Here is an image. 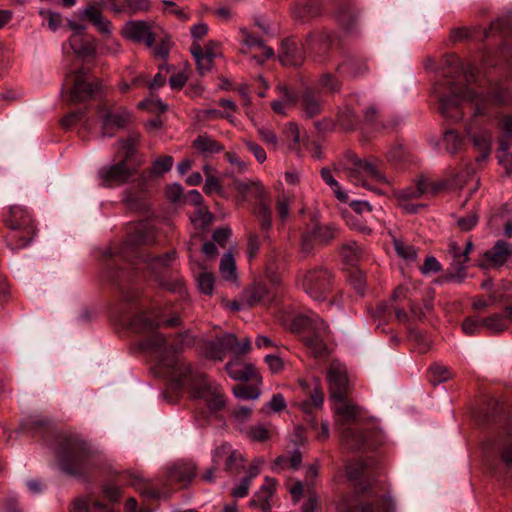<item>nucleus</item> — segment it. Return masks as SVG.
<instances>
[{"instance_id":"a878e982","label":"nucleus","mask_w":512,"mask_h":512,"mask_svg":"<svg viewBox=\"0 0 512 512\" xmlns=\"http://www.w3.org/2000/svg\"><path fill=\"white\" fill-rule=\"evenodd\" d=\"M197 467L190 461L174 463L168 470V477L171 481L187 485L196 476Z\"/></svg>"},{"instance_id":"0eeeda50","label":"nucleus","mask_w":512,"mask_h":512,"mask_svg":"<svg viewBox=\"0 0 512 512\" xmlns=\"http://www.w3.org/2000/svg\"><path fill=\"white\" fill-rule=\"evenodd\" d=\"M6 224L11 230L6 236V242L13 251L27 247L36 233L31 212L21 205L10 207Z\"/></svg>"},{"instance_id":"c756f323","label":"nucleus","mask_w":512,"mask_h":512,"mask_svg":"<svg viewBox=\"0 0 512 512\" xmlns=\"http://www.w3.org/2000/svg\"><path fill=\"white\" fill-rule=\"evenodd\" d=\"M69 45L79 57H94L96 55L97 42L95 38L71 37Z\"/></svg>"},{"instance_id":"20e7f679","label":"nucleus","mask_w":512,"mask_h":512,"mask_svg":"<svg viewBox=\"0 0 512 512\" xmlns=\"http://www.w3.org/2000/svg\"><path fill=\"white\" fill-rule=\"evenodd\" d=\"M335 407L337 421L341 429V441L348 449L358 450L369 446V432L364 430L361 424L360 407L351 403L339 401Z\"/></svg>"},{"instance_id":"8fccbe9b","label":"nucleus","mask_w":512,"mask_h":512,"mask_svg":"<svg viewBox=\"0 0 512 512\" xmlns=\"http://www.w3.org/2000/svg\"><path fill=\"white\" fill-rule=\"evenodd\" d=\"M321 177L323 179V181L328 185L330 186V188L333 190L335 196L337 197V199H339L340 201H346L348 196L346 193H344L342 190H341V187H340V184L338 183V181L333 177L332 173H331V170L328 169V168H323L321 170Z\"/></svg>"},{"instance_id":"49530a36","label":"nucleus","mask_w":512,"mask_h":512,"mask_svg":"<svg viewBox=\"0 0 512 512\" xmlns=\"http://www.w3.org/2000/svg\"><path fill=\"white\" fill-rule=\"evenodd\" d=\"M40 17L47 21L49 30L57 31L63 23V17L59 12L52 11L51 9L40 8L38 11Z\"/></svg>"},{"instance_id":"cd10ccee","label":"nucleus","mask_w":512,"mask_h":512,"mask_svg":"<svg viewBox=\"0 0 512 512\" xmlns=\"http://www.w3.org/2000/svg\"><path fill=\"white\" fill-rule=\"evenodd\" d=\"M280 62L285 66H300L304 62V54L291 39L282 42L279 54Z\"/></svg>"},{"instance_id":"4468645a","label":"nucleus","mask_w":512,"mask_h":512,"mask_svg":"<svg viewBox=\"0 0 512 512\" xmlns=\"http://www.w3.org/2000/svg\"><path fill=\"white\" fill-rule=\"evenodd\" d=\"M331 397L337 401L345 400L348 391L347 369L340 362H332L327 370Z\"/></svg>"},{"instance_id":"a19ab883","label":"nucleus","mask_w":512,"mask_h":512,"mask_svg":"<svg viewBox=\"0 0 512 512\" xmlns=\"http://www.w3.org/2000/svg\"><path fill=\"white\" fill-rule=\"evenodd\" d=\"M214 216L205 207H198L191 216V222L196 229L205 230L213 222Z\"/></svg>"},{"instance_id":"5fc2aeb1","label":"nucleus","mask_w":512,"mask_h":512,"mask_svg":"<svg viewBox=\"0 0 512 512\" xmlns=\"http://www.w3.org/2000/svg\"><path fill=\"white\" fill-rule=\"evenodd\" d=\"M394 249L396 253L403 259L413 261L417 257V250L413 245H409L403 240H393Z\"/></svg>"},{"instance_id":"58836bf2","label":"nucleus","mask_w":512,"mask_h":512,"mask_svg":"<svg viewBox=\"0 0 512 512\" xmlns=\"http://www.w3.org/2000/svg\"><path fill=\"white\" fill-rule=\"evenodd\" d=\"M255 216L260 223L261 231L264 234L263 237L268 239L269 236L267 232L271 228L272 224L270 207L265 202L261 201L255 211Z\"/></svg>"},{"instance_id":"e2e57ef3","label":"nucleus","mask_w":512,"mask_h":512,"mask_svg":"<svg viewBox=\"0 0 512 512\" xmlns=\"http://www.w3.org/2000/svg\"><path fill=\"white\" fill-rule=\"evenodd\" d=\"M284 134L287 139L291 140L289 148L291 150H296L300 141V133L298 126L293 122L286 124Z\"/></svg>"},{"instance_id":"e433bc0d","label":"nucleus","mask_w":512,"mask_h":512,"mask_svg":"<svg viewBox=\"0 0 512 512\" xmlns=\"http://www.w3.org/2000/svg\"><path fill=\"white\" fill-rule=\"evenodd\" d=\"M315 242L327 244L337 235V228L330 224H316L310 230Z\"/></svg>"},{"instance_id":"4c0bfd02","label":"nucleus","mask_w":512,"mask_h":512,"mask_svg":"<svg viewBox=\"0 0 512 512\" xmlns=\"http://www.w3.org/2000/svg\"><path fill=\"white\" fill-rule=\"evenodd\" d=\"M484 328L490 333L498 334L505 331L509 324L508 320L502 313H495L487 318L483 319Z\"/></svg>"},{"instance_id":"c03bdc74","label":"nucleus","mask_w":512,"mask_h":512,"mask_svg":"<svg viewBox=\"0 0 512 512\" xmlns=\"http://www.w3.org/2000/svg\"><path fill=\"white\" fill-rule=\"evenodd\" d=\"M427 191V182L419 180L416 186L408 187L398 193L400 201H407L410 199H418Z\"/></svg>"},{"instance_id":"f8f14e48","label":"nucleus","mask_w":512,"mask_h":512,"mask_svg":"<svg viewBox=\"0 0 512 512\" xmlns=\"http://www.w3.org/2000/svg\"><path fill=\"white\" fill-rule=\"evenodd\" d=\"M130 249L132 254L136 258V262L133 263V265L137 266L136 269H140L139 265L143 264L147 268H149L154 274H158L162 269L171 266L172 263L176 260V253L174 251L155 257H150L146 254H143L135 250L131 240H127L123 244L122 248H120V256L126 260H129Z\"/></svg>"},{"instance_id":"338daca9","label":"nucleus","mask_w":512,"mask_h":512,"mask_svg":"<svg viewBox=\"0 0 512 512\" xmlns=\"http://www.w3.org/2000/svg\"><path fill=\"white\" fill-rule=\"evenodd\" d=\"M345 469L348 479L354 481L362 476L365 466L361 461H356L347 463Z\"/></svg>"},{"instance_id":"4be33fe9","label":"nucleus","mask_w":512,"mask_h":512,"mask_svg":"<svg viewBox=\"0 0 512 512\" xmlns=\"http://www.w3.org/2000/svg\"><path fill=\"white\" fill-rule=\"evenodd\" d=\"M328 331V325L322 320L317 322L310 332L302 336L304 344L311 349L315 356H320L325 352L324 337L328 334Z\"/></svg>"},{"instance_id":"680f3d73","label":"nucleus","mask_w":512,"mask_h":512,"mask_svg":"<svg viewBox=\"0 0 512 512\" xmlns=\"http://www.w3.org/2000/svg\"><path fill=\"white\" fill-rule=\"evenodd\" d=\"M74 510L75 512H110V509L100 502H94L93 505L88 508L84 500L75 501Z\"/></svg>"},{"instance_id":"412c9836","label":"nucleus","mask_w":512,"mask_h":512,"mask_svg":"<svg viewBox=\"0 0 512 512\" xmlns=\"http://www.w3.org/2000/svg\"><path fill=\"white\" fill-rule=\"evenodd\" d=\"M300 107L306 118H314L323 111V102L320 91L313 87H306L299 97Z\"/></svg>"},{"instance_id":"393cba45","label":"nucleus","mask_w":512,"mask_h":512,"mask_svg":"<svg viewBox=\"0 0 512 512\" xmlns=\"http://www.w3.org/2000/svg\"><path fill=\"white\" fill-rule=\"evenodd\" d=\"M276 488V480L274 478L265 477L263 485L254 494L250 500L251 507L260 508L263 512H268L271 509L270 499L273 496Z\"/></svg>"},{"instance_id":"c9c22d12","label":"nucleus","mask_w":512,"mask_h":512,"mask_svg":"<svg viewBox=\"0 0 512 512\" xmlns=\"http://www.w3.org/2000/svg\"><path fill=\"white\" fill-rule=\"evenodd\" d=\"M338 71L347 76L356 78L368 72L366 63L360 59H348L338 66Z\"/></svg>"},{"instance_id":"c85d7f7f","label":"nucleus","mask_w":512,"mask_h":512,"mask_svg":"<svg viewBox=\"0 0 512 512\" xmlns=\"http://www.w3.org/2000/svg\"><path fill=\"white\" fill-rule=\"evenodd\" d=\"M243 298L246 305L254 306L261 302L269 303L273 295L265 284L257 283L244 291Z\"/></svg>"},{"instance_id":"1a4fd4ad","label":"nucleus","mask_w":512,"mask_h":512,"mask_svg":"<svg viewBox=\"0 0 512 512\" xmlns=\"http://www.w3.org/2000/svg\"><path fill=\"white\" fill-rule=\"evenodd\" d=\"M298 285L316 301L326 299L333 286L332 273L325 268H315L307 271L298 279Z\"/></svg>"},{"instance_id":"7c9ffc66","label":"nucleus","mask_w":512,"mask_h":512,"mask_svg":"<svg viewBox=\"0 0 512 512\" xmlns=\"http://www.w3.org/2000/svg\"><path fill=\"white\" fill-rule=\"evenodd\" d=\"M330 46V36L326 33L309 34L306 39L305 48L317 56L325 54Z\"/></svg>"},{"instance_id":"72a5a7b5","label":"nucleus","mask_w":512,"mask_h":512,"mask_svg":"<svg viewBox=\"0 0 512 512\" xmlns=\"http://www.w3.org/2000/svg\"><path fill=\"white\" fill-rule=\"evenodd\" d=\"M193 147L205 157L211 156L224 150V147L219 142L206 134L199 135L194 140Z\"/></svg>"},{"instance_id":"473e14b6","label":"nucleus","mask_w":512,"mask_h":512,"mask_svg":"<svg viewBox=\"0 0 512 512\" xmlns=\"http://www.w3.org/2000/svg\"><path fill=\"white\" fill-rule=\"evenodd\" d=\"M321 12V6L317 0H307L298 4L293 11L294 17L301 22L309 21L318 16Z\"/></svg>"},{"instance_id":"4d7b16f0","label":"nucleus","mask_w":512,"mask_h":512,"mask_svg":"<svg viewBox=\"0 0 512 512\" xmlns=\"http://www.w3.org/2000/svg\"><path fill=\"white\" fill-rule=\"evenodd\" d=\"M430 382L434 385L442 383L450 378V371L446 366L435 364L429 368Z\"/></svg>"},{"instance_id":"5701e85b","label":"nucleus","mask_w":512,"mask_h":512,"mask_svg":"<svg viewBox=\"0 0 512 512\" xmlns=\"http://www.w3.org/2000/svg\"><path fill=\"white\" fill-rule=\"evenodd\" d=\"M77 13L81 20H89L101 34L105 36L111 34V21L103 17L101 10L96 5H88L79 9Z\"/></svg>"},{"instance_id":"aec40b11","label":"nucleus","mask_w":512,"mask_h":512,"mask_svg":"<svg viewBox=\"0 0 512 512\" xmlns=\"http://www.w3.org/2000/svg\"><path fill=\"white\" fill-rule=\"evenodd\" d=\"M123 34L132 41L144 42L149 48L153 46L156 39L152 26L145 21H128L123 28Z\"/></svg>"},{"instance_id":"37998d69","label":"nucleus","mask_w":512,"mask_h":512,"mask_svg":"<svg viewBox=\"0 0 512 512\" xmlns=\"http://www.w3.org/2000/svg\"><path fill=\"white\" fill-rule=\"evenodd\" d=\"M302 463V454L300 451L295 450L290 457L280 456L278 457L272 466L273 471H278L283 467H290L292 469H298Z\"/></svg>"},{"instance_id":"0e129e2a","label":"nucleus","mask_w":512,"mask_h":512,"mask_svg":"<svg viewBox=\"0 0 512 512\" xmlns=\"http://www.w3.org/2000/svg\"><path fill=\"white\" fill-rule=\"evenodd\" d=\"M164 5V12L176 16L182 21L189 19V15L184 11L183 8L177 6V4L170 0H162Z\"/></svg>"},{"instance_id":"09e8293b","label":"nucleus","mask_w":512,"mask_h":512,"mask_svg":"<svg viewBox=\"0 0 512 512\" xmlns=\"http://www.w3.org/2000/svg\"><path fill=\"white\" fill-rule=\"evenodd\" d=\"M337 18L339 23L347 30L351 31L356 23L358 14L355 13L349 5H346L338 11Z\"/></svg>"},{"instance_id":"a18cd8bd","label":"nucleus","mask_w":512,"mask_h":512,"mask_svg":"<svg viewBox=\"0 0 512 512\" xmlns=\"http://www.w3.org/2000/svg\"><path fill=\"white\" fill-rule=\"evenodd\" d=\"M252 406H239L232 411L235 427L241 432L246 428L245 424L250 420L252 415Z\"/></svg>"},{"instance_id":"b1692460","label":"nucleus","mask_w":512,"mask_h":512,"mask_svg":"<svg viewBox=\"0 0 512 512\" xmlns=\"http://www.w3.org/2000/svg\"><path fill=\"white\" fill-rule=\"evenodd\" d=\"M129 119L130 115L126 111L105 112L102 117V136L112 137L115 131L126 127Z\"/></svg>"},{"instance_id":"f257e3e1","label":"nucleus","mask_w":512,"mask_h":512,"mask_svg":"<svg viewBox=\"0 0 512 512\" xmlns=\"http://www.w3.org/2000/svg\"><path fill=\"white\" fill-rule=\"evenodd\" d=\"M442 73L447 80L436 83L432 93L439 102L440 113L445 117H452L451 110L465 101L471 103L474 116L485 115L490 105L505 104L510 97L509 91L502 87L494 88L489 93H478L468 86H457L454 79L460 76L467 83L474 81L476 68L471 64L464 65L454 54L445 57Z\"/></svg>"},{"instance_id":"79ce46f5","label":"nucleus","mask_w":512,"mask_h":512,"mask_svg":"<svg viewBox=\"0 0 512 512\" xmlns=\"http://www.w3.org/2000/svg\"><path fill=\"white\" fill-rule=\"evenodd\" d=\"M219 271L223 279L236 280V263L231 253L228 252L223 255L221 258Z\"/></svg>"},{"instance_id":"3c124183","label":"nucleus","mask_w":512,"mask_h":512,"mask_svg":"<svg viewBox=\"0 0 512 512\" xmlns=\"http://www.w3.org/2000/svg\"><path fill=\"white\" fill-rule=\"evenodd\" d=\"M242 433L251 441L257 442H264L270 437L269 431L262 424L246 427Z\"/></svg>"},{"instance_id":"dca6fc26","label":"nucleus","mask_w":512,"mask_h":512,"mask_svg":"<svg viewBox=\"0 0 512 512\" xmlns=\"http://www.w3.org/2000/svg\"><path fill=\"white\" fill-rule=\"evenodd\" d=\"M212 462L215 466L224 463L226 471H233L243 467L245 458L241 452L233 449L229 443H222L213 450Z\"/></svg>"},{"instance_id":"39448f33","label":"nucleus","mask_w":512,"mask_h":512,"mask_svg":"<svg viewBox=\"0 0 512 512\" xmlns=\"http://www.w3.org/2000/svg\"><path fill=\"white\" fill-rule=\"evenodd\" d=\"M337 512H392L393 503L386 494H377L371 486L360 483L356 493L343 495L336 503Z\"/></svg>"},{"instance_id":"6e6d98bb","label":"nucleus","mask_w":512,"mask_h":512,"mask_svg":"<svg viewBox=\"0 0 512 512\" xmlns=\"http://www.w3.org/2000/svg\"><path fill=\"white\" fill-rule=\"evenodd\" d=\"M444 144L448 153L455 154L462 146V139L455 131L449 130L444 134Z\"/></svg>"},{"instance_id":"2f4dec72","label":"nucleus","mask_w":512,"mask_h":512,"mask_svg":"<svg viewBox=\"0 0 512 512\" xmlns=\"http://www.w3.org/2000/svg\"><path fill=\"white\" fill-rule=\"evenodd\" d=\"M225 369L234 380L247 381L256 376V369L252 364L240 365L237 361L226 364Z\"/></svg>"},{"instance_id":"f704fd0d","label":"nucleus","mask_w":512,"mask_h":512,"mask_svg":"<svg viewBox=\"0 0 512 512\" xmlns=\"http://www.w3.org/2000/svg\"><path fill=\"white\" fill-rule=\"evenodd\" d=\"M242 34L244 36V38H243L244 45H246L249 48L259 47L263 50V55H264L263 57L253 56V59L258 64H262L265 60L274 56L273 48L264 45L261 38L253 36L252 34L248 33L246 30H242Z\"/></svg>"},{"instance_id":"bf43d9fd","label":"nucleus","mask_w":512,"mask_h":512,"mask_svg":"<svg viewBox=\"0 0 512 512\" xmlns=\"http://www.w3.org/2000/svg\"><path fill=\"white\" fill-rule=\"evenodd\" d=\"M199 290L206 294L211 295L214 289V276L209 272H201L197 278Z\"/></svg>"},{"instance_id":"f03ea898","label":"nucleus","mask_w":512,"mask_h":512,"mask_svg":"<svg viewBox=\"0 0 512 512\" xmlns=\"http://www.w3.org/2000/svg\"><path fill=\"white\" fill-rule=\"evenodd\" d=\"M160 322L141 314L130 321L129 327L136 333L147 335L141 343V348L155 354L159 367L165 370L177 389H182L190 375V366L177 356L182 350L181 345H168L165 337L157 332Z\"/></svg>"},{"instance_id":"423d86ee","label":"nucleus","mask_w":512,"mask_h":512,"mask_svg":"<svg viewBox=\"0 0 512 512\" xmlns=\"http://www.w3.org/2000/svg\"><path fill=\"white\" fill-rule=\"evenodd\" d=\"M340 167H342L343 172L353 184L361 185L376 193H380V190L372 188L367 183L368 178L380 183L388 182L385 174L381 170L378 160L360 159L352 151L345 153Z\"/></svg>"},{"instance_id":"de8ad7c7","label":"nucleus","mask_w":512,"mask_h":512,"mask_svg":"<svg viewBox=\"0 0 512 512\" xmlns=\"http://www.w3.org/2000/svg\"><path fill=\"white\" fill-rule=\"evenodd\" d=\"M138 140V134H131L126 139H122L118 142L119 149L122 151L121 159H126V161L129 162L136 151Z\"/></svg>"},{"instance_id":"2eb2a0df","label":"nucleus","mask_w":512,"mask_h":512,"mask_svg":"<svg viewBox=\"0 0 512 512\" xmlns=\"http://www.w3.org/2000/svg\"><path fill=\"white\" fill-rule=\"evenodd\" d=\"M512 24V16H505L503 18L497 19L494 21L489 30L484 29L482 31V37L481 39H485L489 37V34L493 31H499L503 32L506 28H508ZM478 29L477 28H468V27H459L454 28L451 30L450 33V39L452 42L461 41L464 39H472V40H478L480 37L478 36Z\"/></svg>"},{"instance_id":"ea45409f","label":"nucleus","mask_w":512,"mask_h":512,"mask_svg":"<svg viewBox=\"0 0 512 512\" xmlns=\"http://www.w3.org/2000/svg\"><path fill=\"white\" fill-rule=\"evenodd\" d=\"M362 249L355 242H348L342 246L341 256L347 265L354 266L362 256Z\"/></svg>"},{"instance_id":"9b49d317","label":"nucleus","mask_w":512,"mask_h":512,"mask_svg":"<svg viewBox=\"0 0 512 512\" xmlns=\"http://www.w3.org/2000/svg\"><path fill=\"white\" fill-rule=\"evenodd\" d=\"M190 391L194 399L204 400L210 411H218L226 403L222 389L205 375H199L192 380Z\"/></svg>"},{"instance_id":"f3484780","label":"nucleus","mask_w":512,"mask_h":512,"mask_svg":"<svg viewBox=\"0 0 512 512\" xmlns=\"http://www.w3.org/2000/svg\"><path fill=\"white\" fill-rule=\"evenodd\" d=\"M512 261V245L505 240H498L483 254L482 266L499 269Z\"/></svg>"},{"instance_id":"603ef678","label":"nucleus","mask_w":512,"mask_h":512,"mask_svg":"<svg viewBox=\"0 0 512 512\" xmlns=\"http://www.w3.org/2000/svg\"><path fill=\"white\" fill-rule=\"evenodd\" d=\"M233 394L237 399L255 400L260 396V390L248 384H239L233 388Z\"/></svg>"},{"instance_id":"ddd939ff","label":"nucleus","mask_w":512,"mask_h":512,"mask_svg":"<svg viewBox=\"0 0 512 512\" xmlns=\"http://www.w3.org/2000/svg\"><path fill=\"white\" fill-rule=\"evenodd\" d=\"M70 78L73 81V86L70 90V101L73 103L87 101L99 90L97 82L88 81V71L84 68L73 73Z\"/></svg>"},{"instance_id":"6e6552de","label":"nucleus","mask_w":512,"mask_h":512,"mask_svg":"<svg viewBox=\"0 0 512 512\" xmlns=\"http://www.w3.org/2000/svg\"><path fill=\"white\" fill-rule=\"evenodd\" d=\"M251 348L249 338L239 341L235 334L227 333L216 337L213 341H208L204 347V353L207 358L222 361L226 354H232L239 357L247 353Z\"/></svg>"},{"instance_id":"7ed1b4c3","label":"nucleus","mask_w":512,"mask_h":512,"mask_svg":"<svg viewBox=\"0 0 512 512\" xmlns=\"http://www.w3.org/2000/svg\"><path fill=\"white\" fill-rule=\"evenodd\" d=\"M55 456L59 468L71 476H81L97 465L96 454L76 436L62 438Z\"/></svg>"},{"instance_id":"6ab92c4d","label":"nucleus","mask_w":512,"mask_h":512,"mask_svg":"<svg viewBox=\"0 0 512 512\" xmlns=\"http://www.w3.org/2000/svg\"><path fill=\"white\" fill-rule=\"evenodd\" d=\"M322 319L318 317L312 311L307 313H297L287 316L283 319V325L286 329L292 333L299 334L301 337L313 329L317 322H321Z\"/></svg>"},{"instance_id":"052dcab7","label":"nucleus","mask_w":512,"mask_h":512,"mask_svg":"<svg viewBox=\"0 0 512 512\" xmlns=\"http://www.w3.org/2000/svg\"><path fill=\"white\" fill-rule=\"evenodd\" d=\"M484 328L483 319L468 317L462 323V330L466 335L478 334Z\"/></svg>"},{"instance_id":"864d4df0","label":"nucleus","mask_w":512,"mask_h":512,"mask_svg":"<svg viewBox=\"0 0 512 512\" xmlns=\"http://www.w3.org/2000/svg\"><path fill=\"white\" fill-rule=\"evenodd\" d=\"M318 86L327 93H336L341 89L339 80L330 73H323L319 77Z\"/></svg>"},{"instance_id":"69168bd1","label":"nucleus","mask_w":512,"mask_h":512,"mask_svg":"<svg viewBox=\"0 0 512 512\" xmlns=\"http://www.w3.org/2000/svg\"><path fill=\"white\" fill-rule=\"evenodd\" d=\"M126 13L134 14L139 11H148L150 2L148 0H124Z\"/></svg>"},{"instance_id":"9d476101","label":"nucleus","mask_w":512,"mask_h":512,"mask_svg":"<svg viewBox=\"0 0 512 512\" xmlns=\"http://www.w3.org/2000/svg\"><path fill=\"white\" fill-rule=\"evenodd\" d=\"M137 173L136 167L130 165L126 159H119L103 165L97 171L96 177L102 187H116L126 184Z\"/></svg>"},{"instance_id":"774afa93","label":"nucleus","mask_w":512,"mask_h":512,"mask_svg":"<svg viewBox=\"0 0 512 512\" xmlns=\"http://www.w3.org/2000/svg\"><path fill=\"white\" fill-rule=\"evenodd\" d=\"M478 215L476 212H472L464 217H459L456 221L458 227L462 231H470L473 229L478 223Z\"/></svg>"},{"instance_id":"13d9d810","label":"nucleus","mask_w":512,"mask_h":512,"mask_svg":"<svg viewBox=\"0 0 512 512\" xmlns=\"http://www.w3.org/2000/svg\"><path fill=\"white\" fill-rule=\"evenodd\" d=\"M173 162V157L171 156L158 158L153 162L150 173L157 176L162 175L171 170Z\"/></svg>"},{"instance_id":"bb28decb","label":"nucleus","mask_w":512,"mask_h":512,"mask_svg":"<svg viewBox=\"0 0 512 512\" xmlns=\"http://www.w3.org/2000/svg\"><path fill=\"white\" fill-rule=\"evenodd\" d=\"M467 133L474 147L480 152L477 161L486 160L491 151V134L487 130L476 131L472 126L468 127Z\"/></svg>"},{"instance_id":"a211bd4d","label":"nucleus","mask_w":512,"mask_h":512,"mask_svg":"<svg viewBox=\"0 0 512 512\" xmlns=\"http://www.w3.org/2000/svg\"><path fill=\"white\" fill-rule=\"evenodd\" d=\"M448 252L452 256V262L447 272V280L462 283L466 277V263L469 257L462 252L461 247L456 242L449 243Z\"/></svg>"}]
</instances>
